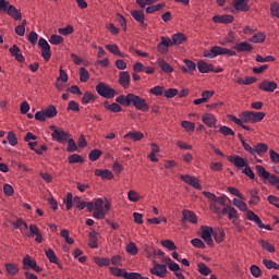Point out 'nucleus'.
Wrapping results in <instances>:
<instances>
[{
	"label": "nucleus",
	"instance_id": "c756f323",
	"mask_svg": "<svg viewBox=\"0 0 279 279\" xmlns=\"http://www.w3.org/2000/svg\"><path fill=\"white\" fill-rule=\"evenodd\" d=\"M256 173L262 180H269V172L263 166H256Z\"/></svg>",
	"mask_w": 279,
	"mask_h": 279
},
{
	"label": "nucleus",
	"instance_id": "3c124183",
	"mask_svg": "<svg viewBox=\"0 0 279 279\" xmlns=\"http://www.w3.org/2000/svg\"><path fill=\"white\" fill-rule=\"evenodd\" d=\"M66 151H69V154H73V151H77V144L75 143V140L73 138L68 140Z\"/></svg>",
	"mask_w": 279,
	"mask_h": 279
},
{
	"label": "nucleus",
	"instance_id": "774afa93",
	"mask_svg": "<svg viewBox=\"0 0 279 279\" xmlns=\"http://www.w3.org/2000/svg\"><path fill=\"white\" fill-rule=\"evenodd\" d=\"M125 279H141V274L138 272H124Z\"/></svg>",
	"mask_w": 279,
	"mask_h": 279
},
{
	"label": "nucleus",
	"instance_id": "aec40b11",
	"mask_svg": "<svg viewBox=\"0 0 279 279\" xmlns=\"http://www.w3.org/2000/svg\"><path fill=\"white\" fill-rule=\"evenodd\" d=\"M131 16L137 21L142 27H147V24H145V13H143V11H132Z\"/></svg>",
	"mask_w": 279,
	"mask_h": 279
},
{
	"label": "nucleus",
	"instance_id": "338daca9",
	"mask_svg": "<svg viewBox=\"0 0 279 279\" xmlns=\"http://www.w3.org/2000/svg\"><path fill=\"white\" fill-rule=\"evenodd\" d=\"M269 154L271 162H274V165H279V154L274 149H270Z\"/></svg>",
	"mask_w": 279,
	"mask_h": 279
},
{
	"label": "nucleus",
	"instance_id": "e433bc0d",
	"mask_svg": "<svg viewBox=\"0 0 279 279\" xmlns=\"http://www.w3.org/2000/svg\"><path fill=\"white\" fill-rule=\"evenodd\" d=\"M158 64L163 73H173V68L165 59H160Z\"/></svg>",
	"mask_w": 279,
	"mask_h": 279
},
{
	"label": "nucleus",
	"instance_id": "39448f33",
	"mask_svg": "<svg viewBox=\"0 0 279 279\" xmlns=\"http://www.w3.org/2000/svg\"><path fill=\"white\" fill-rule=\"evenodd\" d=\"M96 93H98V95L105 99H112L114 95H117V90L104 82H100L96 85Z\"/></svg>",
	"mask_w": 279,
	"mask_h": 279
},
{
	"label": "nucleus",
	"instance_id": "6ab92c4d",
	"mask_svg": "<svg viewBox=\"0 0 279 279\" xmlns=\"http://www.w3.org/2000/svg\"><path fill=\"white\" fill-rule=\"evenodd\" d=\"M202 121L208 128H215V124L217 123V118H215L213 113H205L202 118Z\"/></svg>",
	"mask_w": 279,
	"mask_h": 279
},
{
	"label": "nucleus",
	"instance_id": "5701e85b",
	"mask_svg": "<svg viewBox=\"0 0 279 279\" xmlns=\"http://www.w3.org/2000/svg\"><path fill=\"white\" fill-rule=\"evenodd\" d=\"M161 262L168 265V268L170 269V271H174V274H178V271H180V265L173 262L172 259H170V257H163Z\"/></svg>",
	"mask_w": 279,
	"mask_h": 279
},
{
	"label": "nucleus",
	"instance_id": "c85d7f7f",
	"mask_svg": "<svg viewBox=\"0 0 279 279\" xmlns=\"http://www.w3.org/2000/svg\"><path fill=\"white\" fill-rule=\"evenodd\" d=\"M34 267H36V260L32 259V257H29V255L25 256L23 258V269L27 270V269H33Z\"/></svg>",
	"mask_w": 279,
	"mask_h": 279
},
{
	"label": "nucleus",
	"instance_id": "393cba45",
	"mask_svg": "<svg viewBox=\"0 0 279 279\" xmlns=\"http://www.w3.org/2000/svg\"><path fill=\"white\" fill-rule=\"evenodd\" d=\"M145 134L138 131L129 132L124 135V138H131V141H143Z\"/></svg>",
	"mask_w": 279,
	"mask_h": 279
},
{
	"label": "nucleus",
	"instance_id": "09e8293b",
	"mask_svg": "<svg viewBox=\"0 0 279 279\" xmlns=\"http://www.w3.org/2000/svg\"><path fill=\"white\" fill-rule=\"evenodd\" d=\"M61 236L62 239H64L65 243H68V245H73V243H75V240H73V238L69 236V230L63 229L61 230Z\"/></svg>",
	"mask_w": 279,
	"mask_h": 279
},
{
	"label": "nucleus",
	"instance_id": "dca6fc26",
	"mask_svg": "<svg viewBox=\"0 0 279 279\" xmlns=\"http://www.w3.org/2000/svg\"><path fill=\"white\" fill-rule=\"evenodd\" d=\"M215 230L213 227H204L202 231V239L207 243V245H213V234Z\"/></svg>",
	"mask_w": 279,
	"mask_h": 279
},
{
	"label": "nucleus",
	"instance_id": "5fc2aeb1",
	"mask_svg": "<svg viewBox=\"0 0 279 279\" xmlns=\"http://www.w3.org/2000/svg\"><path fill=\"white\" fill-rule=\"evenodd\" d=\"M89 77H90V74L88 73V70H86V68H81L80 69V81L88 82Z\"/></svg>",
	"mask_w": 279,
	"mask_h": 279
},
{
	"label": "nucleus",
	"instance_id": "603ef678",
	"mask_svg": "<svg viewBox=\"0 0 279 279\" xmlns=\"http://www.w3.org/2000/svg\"><path fill=\"white\" fill-rule=\"evenodd\" d=\"M213 236H214L216 243H223V239H226V233L221 230L214 231Z\"/></svg>",
	"mask_w": 279,
	"mask_h": 279
},
{
	"label": "nucleus",
	"instance_id": "72a5a7b5",
	"mask_svg": "<svg viewBox=\"0 0 279 279\" xmlns=\"http://www.w3.org/2000/svg\"><path fill=\"white\" fill-rule=\"evenodd\" d=\"M94 263H96L98 267H110V258L108 257H95Z\"/></svg>",
	"mask_w": 279,
	"mask_h": 279
},
{
	"label": "nucleus",
	"instance_id": "473e14b6",
	"mask_svg": "<svg viewBox=\"0 0 279 279\" xmlns=\"http://www.w3.org/2000/svg\"><path fill=\"white\" fill-rule=\"evenodd\" d=\"M259 245L263 247V250L269 252V254H274V252H276V246L267 242V240H259Z\"/></svg>",
	"mask_w": 279,
	"mask_h": 279
},
{
	"label": "nucleus",
	"instance_id": "4be33fe9",
	"mask_svg": "<svg viewBox=\"0 0 279 279\" xmlns=\"http://www.w3.org/2000/svg\"><path fill=\"white\" fill-rule=\"evenodd\" d=\"M130 72H120L119 74V83L123 88H128L130 86Z\"/></svg>",
	"mask_w": 279,
	"mask_h": 279
},
{
	"label": "nucleus",
	"instance_id": "f704fd0d",
	"mask_svg": "<svg viewBox=\"0 0 279 279\" xmlns=\"http://www.w3.org/2000/svg\"><path fill=\"white\" fill-rule=\"evenodd\" d=\"M7 272L9 274V276H16L19 274V265L16 264H5L4 265Z\"/></svg>",
	"mask_w": 279,
	"mask_h": 279
},
{
	"label": "nucleus",
	"instance_id": "2f4dec72",
	"mask_svg": "<svg viewBox=\"0 0 279 279\" xmlns=\"http://www.w3.org/2000/svg\"><path fill=\"white\" fill-rule=\"evenodd\" d=\"M110 274L116 278H125V269H121L119 267H109Z\"/></svg>",
	"mask_w": 279,
	"mask_h": 279
},
{
	"label": "nucleus",
	"instance_id": "f8f14e48",
	"mask_svg": "<svg viewBox=\"0 0 279 279\" xmlns=\"http://www.w3.org/2000/svg\"><path fill=\"white\" fill-rule=\"evenodd\" d=\"M197 69L199 71V73H221L223 70L221 68L219 69H213V64H208L205 61H198L197 63Z\"/></svg>",
	"mask_w": 279,
	"mask_h": 279
},
{
	"label": "nucleus",
	"instance_id": "bb28decb",
	"mask_svg": "<svg viewBox=\"0 0 279 279\" xmlns=\"http://www.w3.org/2000/svg\"><path fill=\"white\" fill-rule=\"evenodd\" d=\"M269 151V146L265 143H258L255 145V155L263 156V154H267Z\"/></svg>",
	"mask_w": 279,
	"mask_h": 279
},
{
	"label": "nucleus",
	"instance_id": "6e6d98bb",
	"mask_svg": "<svg viewBox=\"0 0 279 279\" xmlns=\"http://www.w3.org/2000/svg\"><path fill=\"white\" fill-rule=\"evenodd\" d=\"M89 160H92V162H95L96 160H99V158H101V150L99 149H93L89 155Z\"/></svg>",
	"mask_w": 279,
	"mask_h": 279
},
{
	"label": "nucleus",
	"instance_id": "79ce46f5",
	"mask_svg": "<svg viewBox=\"0 0 279 279\" xmlns=\"http://www.w3.org/2000/svg\"><path fill=\"white\" fill-rule=\"evenodd\" d=\"M86 203L87 202L82 201V198H80V196H75L73 198V204H74V206H76V208L78 210H84V208H86Z\"/></svg>",
	"mask_w": 279,
	"mask_h": 279
},
{
	"label": "nucleus",
	"instance_id": "423d86ee",
	"mask_svg": "<svg viewBox=\"0 0 279 279\" xmlns=\"http://www.w3.org/2000/svg\"><path fill=\"white\" fill-rule=\"evenodd\" d=\"M49 130L52 131L51 137L53 141H57V143L64 144L66 141H69V132L56 126L50 125Z\"/></svg>",
	"mask_w": 279,
	"mask_h": 279
},
{
	"label": "nucleus",
	"instance_id": "a878e982",
	"mask_svg": "<svg viewBox=\"0 0 279 279\" xmlns=\"http://www.w3.org/2000/svg\"><path fill=\"white\" fill-rule=\"evenodd\" d=\"M106 49L110 51V53H113L114 56H119L120 58H125V54L119 50V46L117 44L113 45H106Z\"/></svg>",
	"mask_w": 279,
	"mask_h": 279
},
{
	"label": "nucleus",
	"instance_id": "f03ea898",
	"mask_svg": "<svg viewBox=\"0 0 279 279\" xmlns=\"http://www.w3.org/2000/svg\"><path fill=\"white\" fill-rule=\"evenodd\" d=\"M0 12H7L8 16H11L14 21H21V19H23L21 10L10 4L7 0H0Z\"/></svg>",
	"mask_w": 279,
	"mask_h": 279
},
{
	"label": "nucleus",
	"instance_id": "58836bf2",
	"mask_svg": "<svg viewBox=\"0 0 279 279\" xmlns=\"http://www.w3.org/2000/svg\"><path fill=\"white\" fill-rule=\"evenodd\" d=\"M233 206L239 208L242 213H247V204L243 201H240L238 198H233Z\"/></svg>",
	"mask_w": 279,
	"mask_h": 279
},
{
	"label": "nucleus",
	"instance_id": "bf43d9fd",
	"mask_svg": "<svg viewBox=\"0 0 279 279\" xmlns=\"http://www.w3.org/2000/svg\"><path fill=\"white\" fill-rule=\"evenodd\" d=\"M128 197H129L130 202H134V203H136L141 199V195L137 194V192L134 190L129 191Z\"/></svg>",
	"mask_w": 279,
	"mask_h": 279
},
{
	"label": "nucleus",
	"instance_id": "ea45409f",
	"mask_svg": "<svg viewBox=\"0 0 279 279\" xmlns=\"http://www.w3.org/2000/svg\"><path fill=\"white\" fill-rule=\"evenodd\" d=\"M250 193H251V199L248 204H251V206H256L258 202H260V196H258V192L256 190H253Z\"/></svg>",
	"mask_w": 279,
	"mask_h": 279
},
{
	"label": "nucleus",
	"instance_id": "cd10ccee",
	"mask_svg": "<svg viewBox=\"0 0 279 279\" xmlns=\"http://www.w3.org/2000/svg\"><path fill=\"white\" fill-rule=\"evenodd\" d=\"M246 219H248V221H254L256 226H263V220H260V218L252 210H246Z\"/></svg>",
	"mask_w": 279,
	"mask_h": 279
},
{
	"label": "nucleus",
	"instance_id": "f257e3e1",
	"mask_svg": "<svg viewBox=\"0 0 279 279\" xmlns=\"http://www.w3.org/2000/svg\"><path fill=\"white\" fill-rule=\"evenodd\" d=\"M116 101L117 104H120V106H125V108L134 106L136 110H141L142 112L149 111V105L147 104V100L134 94H128L126 96L120 95L116 98Z\"/></svg>",
	"mask_w": 279,
	"mask_h": 279
},
{
	"label": "nucleus",
	"instance_id": "680f3d73",
	"mask_svg": "<svg viewBox=\"0 0 279 279\" xmlns=\"http://www.w3.org/2000/svg\"><path fill=\"white\" fill-rule=\"evenodd\" d=\"M83 104H90L92 101H95V95L90 92H86L82 98Z\"/></svg>",
	"mask_w": 279,
	"mask_h": 279
},
{
	"label": "nucleus",
	"instance_id": "b1692460",
	"mask_svg": "<svg viewBox=\"0 0 279 279\" xmlns=\"http://www.w3.org/2000/svg\"><path fill=\"white\" fill-rule=\"evenodd\" d=\"M214 23H232L234 16L232 15H215L213 17Z\"/></svg>",
	"mask_w": 279,
	"mask_h": 279
},
{
	"label": "nucleus",
	"instance_id": "20e7f679",
	"mask_svg": "<svg viewBox=\"0 0 279 279\" xmlns=\"http://www.w3.org/2000/svg\"><path fill=\"white\" fill-rule=\"evenodd\" d=\"M110 211V203L104 205V199L97 198L95 201V211L93 214L94 219H104Z\"/></svg>",
	"mask_w": 279,
	"mask_h": 279
},
{
	"label": "nucleus",
	"instance_id": "7ed1b4c3",
	"mask_svg": "<svg viewBox=\"0 0 279 279\" xmlns=\"http://www.w3.org/2000/svg\"><path fill=\"white\" fill-rule=\"evenodd\" d=\"M205 58H217V56H236V51L223 48L220 46H213L210 50L204 51Z\"/></svg>",
	"mask_w": 279,
	"mask_h": 279
},
{
	"label": "nucleus",
	"instance_id": "9d476101",
	"mask_svg": "<svg viewBox=\"0 0 279 279\" xmlns=\"http://www.w3.org/2000/svg\"><path fill=\"white\" fill-rule=\"evenodd\" d=\"M154 267L150 268V274L157 276V278H165L167 276V266L163 264H158V262L153 260Z\"/></svg>",
	"mask_w": 279,
	"mask_h": 279
},
{
	"label": "nucleus",
	"instance_id": "a18cd8bd",
	"mask_svg": "<svg viewBox=\"0 0 279 279\" xmlns=\"http://www.w3.org/2000/svg\"><path fill=\"white\" fill-rule=\"evenodd\" d=\"M161 245H162V247H166L170 252H173L174 250H178V246H175V243H173V241H171V240L161 241Z\"/></svg>",
	"mask_w": 279,
	"mask_h": 279
},
{
	"label": "nucleus",
	"instance_id": "4468645a",
	"mask_svg": "<svg viewBox=\"0 0 279 279\" xmlns=\"http://www.w3.org/2000/svg\"><path fill=\"white\" fill-rule=\"evenodd\" d=\"M182 216H183V219L181 220L182 226H184L186 221H189V223H197V216L195 215V213L189 209H184L182 211Z\"/></svg>",
	"mask_w": 279,
	"mask_h": 279
},
{
	"label": "nucleus",
	"instance_id": "c9c22d12",
	"mask_svg": "<svg viewBox=\"0 0 279 279\" xmlns=\"http://www.w3.org/2000/svg\"><path fill=\"white\" fill-rule=\"evenodd\" d=\"M89 247H92L93 250H96V247H98L97 244V232L95 230H92L89 232V242H88Z\"/></svg>",
	"mask_w": 279,
	"mask_h": 279
},
{
	"label": "nucleus",
	"instance_id": "e2e57ef3",
	"mask_svg": "<svg viewBox=\"0 0 279 279\" xmlns=\"http://www.w3.org/2000/svg\"><path fill=\"white\" fill-rule=\"evenodd\" d=\"M198 271L202 274V276H208L210 274V268L206 266L204 263L198 264Z\"/></svg>",
	"mask_w": 279,
	"mask_h": 279
},
{
	"label": "nucleus",
	"instance_id": "7c9ffc66",
	"mask_svg": "<svg viewBox=\"0 0 279 279\" xmlns=\"http://www.w3.org/2000/svg\"><path fill=\"white\" fill-rule=\"evenodd\" d=\"M44 113L46 114V119H53L58 114V109H56V106L50 105L44 110Z\"/></svg>",
	"mask_w": 279,
	"mask_h": 279
},
{
	"label": "nucleus",
	"instance_id": "8fccbe9b",
	"mask_svg": "<svg viewBox=\"0 0 279 279\" xmlns=\"http://www.w3.org/2000/svg\"><path fill=\"white\" fill-rule=\"evenodd\" d=\"M68 162L70 165H75L77 162H84V159H82L81 155L77 154H72L69 158H68Z\"/></svg>",
	"mask_w": 279,
	"mask_h": 279
},
{
	"label": "nucleus",
	"instance_id": "0e129e2a",
	"mask_svg": "<svg viewBox=\"0 0 279 279\" xmlns=\"http://www.w3.org/2000/svg\"><path fill=\"white\" fill-rule=\"evenodd\" d=\"M175 95H178V89L177 88H169V89L163 92V96L167 99H173V97H175Z\"/></svg>",
	"mask_w": 279,
	"mask_h": 279
},
{
	"label": "nucleus",
	"instance_id": "a211bd4d",
	"mask_svg": "<svg viewBox=\"0 0 279 279\" xmlns=\"http://www.w3.org/2000/svg\"><path fill=\"white\" fill-rule=\"evenodd\" d=\"M95 175L96 178H101V180H112V178H114V175L112 174V171L105 169H96L95 170Z\"/></svg>",
	"mask_w": 279,
	"mask_h": 279
},
{
	"label": "nucleus",
	"instance_id": "4c0bfd02",
	"mask_svg": "<svg viewBox=\"0 0 279 279\" xmlns=\"http://www.w3.org/2000/svg\"><path fill=\"white\" fill-rule=\"evenodd\" d=\"M186 40V36L182 33H177L172 35V45H182Z\"/></svg>",
	"mask_w": 279,
	"mask_h": 279
},
{
	"label": "nucleus",
	"instance_id": "864d4df0",
	"mask_svg": "<svg viewBox=\"0 0 279 279\" xmlns=\"http://www.w3.org/2000/svg\"><path fill=\"white\" fill-rule=\"evenodd\" d=\"M8 142H9V145H11L12 147H15V145H19V138H16V134H14V132L12 131L9 132Z\"/></svg>",
	"mask_w": 279,
	"mask_h": 279
},
{
	"label": "nucleus",
	"instance_id": "1a4fd4ad",
	"mask_svg": "<svg viewBox=\"0 0 279 279\" xmlns=\"http://www.w3.org/2000/svg\"><path fill=\"white\" fill-rule=\"evenodd\" d=\"M221 215H228V219L232 221L233 226H236V219H239V211L232 205H226L221 209Z\"/></svg>",
	"mask_w": 279,
	"mask_h": 279
},
{
	"label": "nucleus",
	"instance_id": "052dcab7",
	"mask_svg": "<svg viewBox=\"0 0 279 279\" xmlns=\"http://www.w3.org/2000/svg\"><path fill=\"white\" fill-rule=\"evenodd\" d=\"M270 14H271V16H276V19H279V3L278 2L271 3Z\"/></svg>",
	"mask_w": 279,
	"mask_h": 279
},
{
	"label": "nucleus",
	"instance_id": "69168bd1",
	"mask_svg": "<svg viewBox=\"0 0 279 279\" xmlns=\"http://www.w3.org/2000/svg\"><path fill=\"white\" fill-rule=\"evenodd\" d=\"M29 232L31 233H26V236H36V235L40 234V229H38V226H36V225H31Z\"/></svg>",
	"mask_w": 279,
	"mask_h": 279
},
{
	"label": "nucleus",
	"instance_id": "4d7b16f0",
	"mask_svg": "<svg viewBox=\"0 0 279 279\" xmlns=\"http://www.w3.org/2000/svg\"><path fill=\"white\" fill-rule=\"evenodd\" d=\"M242 173H244V175H247L250 180H254V178H256V174H254V171L248 163L242 169Z\"/></svg>",
	"mask_w": 279,
	"mask_h": 279
},
{
	"label": "nucleus",
	"instance_id": "de8ad7c7",
	"mask_svg": "<svg viewBox=\"0 0 279 279\" xmlns=\"http://www.w3.org/2000/svg\"><path fill=\"white\" fill-rule=\"evenodd\" d=\"M49 43L51 45H62L64 43V38L60 35H51L49 38Z\"/></svg>",
	"mask_w": 279,
	"mask_h": 279
},
{
	"label": "nucleus",
	"instance_id": "412c9836",
	"mask_svg": "<svg viewBox=\"0 0 279 279\" xmlns=\"http://www.w3.org/2000/svg\"><path fill=\"white\" fill-rule=\"evenodd\" d=\"M233 49H235V51H239L240 53L244 52V51H252V49H254V47L247 43V41H241L239 44H236Z\"/></svg>",
	"mask_w": 279,
	"mask_h": 279
},
{
	"label": "nucleus",
	"instance_id": "2eb2a0df",
	"mask_svg": "<svg viewBox=\"0 0 279 279\" xmlns=\"http://www.w3.org/2000/svg\"><path fill=\"white\" fill-rule=\"evenodd\" d=\"M250 0H234L233 8L235 12H250Z\"/></svg>",
	"mask_w": 279,
	"mask_h": 279
},
{
	"label": "nucleus",
	"instance_id": "6e6552de",
	"mask_svg": "<svg viewBox=\"0 0 279 279\" xmlns=\"http://www.w3.org/2000/svg\"><path fill=\"white\" fill-rule=\"evenodd\" d=\"M38 47L41 49V58H44L46 62H49L51 59V46H49L47 39L40 37L38 40Z\"/></svg>",
	"mask_w": 279,
	"mask_h": 279
},
{
	"label": "nucleus",
	"instance_id": "9b49d317",
	"mask_svg": "<svg viewBox=\"0 0 279 279\" xmlns=\"http://www.w3.org/2000/svg\"><path fill=\"white\" fill-rule=\"evenodd\" d=\"M227 159L229 160V162L234 165L236 167V169H244L248 165L247 160H245V158H243L239 155L228 156Z\"/></svg>",
	"mask_w": 279,
	"mask_h": 279
},
{
	"label": "nucleus",
	"instance_id": "13d9d810",
	"mask_svg": "<svg viewBox=\"0 0 279 279\" xmlns=\"http://www.w3.org/2000/svg\"><path fill=\"white\" fill-rule=\"evenodd\" d=\"M181 126L184 128L186 132H194L195 131V123L189 122L186 120L181 122Z\"/></svg>",
	"mask_w": 279,
	"mask_h": 279
},
{
	"label": "nucleus",
	"instance_id": "37998d69",
	"mask_svg": "<svg viewBox=\"0 0 279 279\" xmlns=\"http://www.w3.org/2000/svg\"><path fill=\"white\" fill-rule=\"evenodd\" d=\"M126 252H128V254H131V256H136V254H138V247L136 246V244L134 242H130L126 245Z\"/></svg>",
	"mask_w": 279,
	"mask_h": 279
},
{
	"label": "nucleus",
	"instance_id": "0eeeda50",
	"mask_svg": "<svg viewBox=\"0 0 279 279\" xmlns=\"http://www.w3.org/2000/svg\"><path fill=\"white\" fill-rule=\"evenodd\" d=\"M265 119V112H256V111H244L242 112V121L244 123H259Z\"/></svg>",
	"mask_w": 279,
	"mask_h": 279
},
{
	"label": "nucleus",
	"instance_id": "f3484780",
	"mask_svg": "<svg viewBox=\"0 0 279 279\" xmlns=\"http://www.w3.org/2000/svg\"><path fill=\"white\" fill-rule=\"evenodd\" d=\"M260 90H264L265 93H274L276 88H278V83L276 82H270V81H263L259 84Z\"/></svg>",
	"mask_w": 279,
	"mask_h": 279
},
{
	"label": "nucleus",
	"instance_id": "a19ab883",
	"mask_svg": "<svg viewBox=\"0 0 279 279\" xmlns=\"http://www.w3.org/2000/svg\"><path fill=\"white\" fill-rule=\"evenodd\" d=\"M46 256L50 263L58 265V256H56V252H53V248H48L46 251Z\"/></svg>",
	"mask_w": 279,
	"mask_h": 279
},
{
	"label": "nucleus",
	"instance_id": "c03bdc74",
	"mask_svg": "<svg viewBox=\"0 0 279 279\" xmlns=\"http://www.w3.org/2000/svg\"><path fill=\"white\" fill-rule=\"evenodd\" d=\"M263 265L266 267V269H279L278 263L271 259H263Z\"/></svg>",
	"mask_w": 279,
	"mask_h": 279
},
{
	"label": "nucleus",
	"instance_id": "49530a36",
	"mask_svg": "<svg viewBox=\"0 0 279 279\" xmlns=\"http://www.w3.org/2000/svg\"><path fill=\"white\" fill-rule=\"evenodd\" d=\"M265 38H267V36H265L263 33H257L254 36H252L248 40L250 43H265Z\"/></svg>",
	"mask_w": 279,
	"mask_h": 279
},
{
	"label": "nucleus",
	"instance_id": "ddd939ff",
	"mask_svg": "<svg viewBox=\"0 0 279 279\" xmlns=\"http://www.w3.org/2000/svg\"><path fill=\"white\" fill-rule=\"evenodd\" d=\"M181 180H183V182L190 186H193V189H197L198 191L202 190V184H199V180L195 177H191L190 174H182Z\"/></svg>",
	"mask_w": 279,
	"mask_h": 279
}]
</instances>
